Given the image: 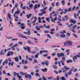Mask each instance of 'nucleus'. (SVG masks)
Returning <instances> with one entry per match:
<instances>
[{"label": "nucleus", "instance_id": "1", "mask_svg": "<svg viewBox=\"0 0 80 80\" xmlns=\"http://www.w3.org/2000/svg\"><path fill=\"white\" fill-rule=\"evenodd\" d=\"M57 55L59 58H60V57H62V60H61V64L63 66H64L65 65V63L64 62H65V60H66V58H65V54L63 53H61L60 54L58 53H57Z\"/></svg>", "mask_w": 80, "mask_h": 80}, {"label": "nucleus", "instance_id": "2", "mask_svg": "<svg viewBox=\"0 0 80 80\" xmlns=\"http://www.w3.org/2000/svg\"><path fill=\"white\" fill-rule=\"evenodd\" d=\"M68 45V46H72L73 44H72V41L70 40H68L64 42V46H67Z\"/></svg>", "mask_w": 80, "mask_h": 80}, {"label": "nucleus", "instance_id": "3", "mask_svg": "<svg viewBox=\"0 0 80 80\" xmlns=\"http://www.w3.org/2000/svg\"><path fill=\"white\" fill-rule=\"evenodd\" d=\"M51 18V20L52 22L53 23H55V21H57V19H58V17H56L54 18V19H53V17L52 16H50Z\"/></svg>", "mask_w": 80, "mask_h": 80}, {"label": "nucleus", "instance_id": "4", "mask_svg": "<svg viewBox=\"0 0 80 80\" xmlns=\"http://www.w3.org/2000/svg\"><path fill=\"white\" fill-rule=\"evenodd\" d=\"M17 35H19V37H22V38H26L27 39H28V38H27V37H24V36H23V35L22 34H20V33H17Z\"/></svg>", "mask_w": 80, "mask_h": 80}, {"label": "nucleus", "instance_id": "5", "mask_svg": "<svg viewBox=\"0 0 80 80\" xmlns=\"http://www.w3.org/2000/svg\"><path fill=\"white\" fill-rule=\"evenodd\" d=\"M25 77L26 78H29V79H32V75L30 74H29V75H26L25 76Z\"/></svg>", "mask_w": 80, "mask_h": 80}, {"label": "nucleus", "instance_id": "6", "mask_svg": "<svg viewBox=\"0 0 80 80\" xmlns=\"http://www.w3.org/2000/svg\"><path fill=\"white\" fill-rule=\"evenodd\" d=\"M76 20H74L73 19H71L70 21V22L71 23H74V24H75L76 23H77Z\"/></svg>", "mask_w": 80, "mask_h": 80}, {"label": "nucleus", "instance_id": "7", "mask_svg": "<svg viewBox=\"0 0 80 80\" xmlns=\"http://www.w3.org/2000/svg\"><path fill=\"white\" fill-rule=\"evenodd\" d=\"M14 17H15V22H17V21H18V18H19V17H16V15L15 14H14Z\"/></svg>", "mask_w": 80, "mask_h": 80}, {"label": "nucleus", "instance_id": "8", "mask_svg": "<svg viewBox=\"0 0 80 80\" xmlns=\"http://www.w3.org/2000/svg\"><path fill=\"white\" fill-rule=\"evenodd\" d=\"M32 14L31 13L29 14V15L27 14V16L28 18H29V19L30 18V17H32Z\"/></svg>", "mask_w": 80, "mask_h": 80}, {"label": "nucleus", "instance_id": "9", "mask_svg": "<svg viewBox=\"0 0 80 80\" xmlns=\"http://www.w3.org/2000/svg\"><path fill=\"white\" fill-rule=\"evenodd\" d=\"M41 70L42 72H45L47 71V68H45L44 69H42Z\"/></svg>", "mask_w": 80, "mask_h": 80}, {"label": "nucleus", "instance_id": "10", "mask_svg": "<svg viewBox=\"0 0 80 80\" xmlns=\"http://www.w3.org/2000/svg\"><path fill=\"white\" fill-rule=\"evenodd\" d=\"M69 72H68V75H72V70H69Z\"/></svg>", "mask_w": 80, "mask_h": 80}, {"label": "nucleus", "instance_id": "11", "mask_svg": "<svg viewBox=\"0 0 80 80\" xmlns=\"http://www.w3.org/2000/svg\"><path fill=\"white\" fill-rule=\"evenodd\" d=\"M43 26L45 28H47L48 29L50 28V26L49 25H48L47 26H46V25H45V24H43Z\"/></svg>", "mask_w": 80, "mask_h": 80}, {"label": "nucleus", "instance_id": "12", "mask_svg": "<svg viewBox=\"0 0 80 80\" xmlns=\"http://www.w3.org/2000/svg\"><path fill=\"white\" fill-rule=\"evenodd\" d=\"M27 42L29 43V44H33V42L31 40L28 41Z\"/></svg>", "mask_w": 80, "mask_h": 80}, {"label": "nucleus", "instance_id": "13", "mask_svg": "<svg viewBox=\"0 0 80 80\" xmlns=\"http://www.w3.org/2000/svg\"><path fill=\"white\" fill-rule=\"evenodd\" d=\"M44 63H45V64H46V66H48V63H49V62H48V61L46 60V61H44Z\"/></svg>", "mask_w": 80, "mask_h": 80}, {"label": "nucleus", "instance_id": "14", "mask_svg": "<svg viewBox=\"0 0 80 80\" xmlns=\"http://www.w3.org/2000/svg\"><path fill=\"white\" fill-rule=\"evenodd\" d=\"M18 46V44H16L12 47H11V48H14V47H17V46Z\"/></svg>", "mask_w": 80, "mask_h": 80}, {"label": "nucleus", "instance_id": "15", "mask_svg": "<svg viewBox=\"0 0 80 80\" xmlns=\"http://www.w3.org/2000/svg\"><path fill=\"white\" fill-rule=\"evenodd\" d=\"M15 58V60L16 61V62H19V60H19V58L18 57H17L16 58Z\"/></svg>", "mask_w": 80, "mask_h": 80}, {"label": "nucleus", "instance_id": "16", "mask_svg": "<svg viewBox=\"0 0 80 80\" xmlns=\"http://www.w3.org/2000/svg\"><path fill=\"white\" fill-rule=\"evenodd\" d=\"M14 14H18V15H19L20 14V11H17L15 12H14Z\"/></svg>", "mask_w": 80, "mask_h": 80}, {"label": "nucleus", "instance_id": "17", "mask_svg": "<svg viewBox=\"0 0 80 80\" xmlns=\"http://www.w3.org/2000/svg\"><path fill=\"white\" fill-rule=\"evenodd\" d=\"M18 78H19V80H20V79H22V76H21L20 75V74H19L18 75Z\"/></svg>", "mask_w": 80, "mask_h": 80}, {"label": "nucleus", "instance_id": "18", "mask_svg": "<svg viewBox=\"0 0 80 80\" xmlns=\"http://www.w3.org/2000/svg\"><path fill=\"white\" fill-rule=\"evenodd\" d=\"M67 37H70L71 36V34L68 32L67 33Z\"/></svg>", "mask_w": 80, "mask_h": 80}, {"label": "nucleus", "instance_id": "19", "mask_svg": "<svg viewBox=\"0 0 80 80\" xmlns=\"http://www.w3.org/2000/svg\"><path fill=\"white\" fill-rule=\"evenodd\" d=\"M40 55V54L39 53H37L36 55H35V58H38V56Z\"/></svg>", "mask_w": 80, "mask_h": 80}, {"label": "nucleus", "instance_id": "20", "mask_svg": "<svg viewBox=\"0 0 80 80\" xmlns=\"http://www.w3.org/2000/svg\"><path fill=\"white\" fill-rule=\"evenodd\" d=\"M67 63H72V60L71 59H69L67 61Z\"/></svg>", "mask_w": 80, "mask_h": 80}, {"label": "nucleus", "instance_id": "21", "mask_svg": "<svg viewBox=\"0 0 80 80\" xmlns=\"http://www.w3.org/2000/svg\"><path fill=\"white\" fill-rule=\"evenodd\" d=\"M27 34L28 35H31V32H30V30H29L28 31Z\"/></svg>", "mask_w": 80, "mask_h": 80}, {"label": "nucleus", "instance_id": "22", "mask_svg": "<svg viewBox=\"0 0 80 80\" xmlns=\"http://www.w3.org/2000/svg\"><path fill=\"white\" fill-rule=\"evenodd\" d=\"M47 8H48L47 7H45L44 8L40 10L41 12H43L42 10H46V9H47Z\"/></svg>", "mask_w": 80, "mask_h": 80}, {"label": "nucleus", "instance_id": "23", "mask_svg": "<svg viewBox=\"0 0 80 80\" xmlns=\"http://www.w3.org/2000/svg\"><path fill=\"white\" fill-rule=\"evenodd\" d=\"M7 56V57H9V56H10V51L8 52Z\"/></svg>", "mask_w": 80, "mask_h": 80}, {"label": "nucleus", "instance_id": "24", "mask_svg": "<svg viewBox=\"0 0 80 80\" xmlns=\"http://www.w3.org/2000/svg\"><path fill=\"white\" fill-rule=\"evenodd\" d=\"M52 67H53V68H54V69H57V67L55 65H53L52 66Z\"/></svg>", "mask_w": 80, "mask_h": 80}, {"label": "nucleus", "instance_id": "25", "mask_svg": "<svg viewBox=\"0 0 80 80\" xmlns=\"http://www.w3.org/2000/svg\"><path fill=\"white\" fill-rule=\"evenodd\" d=\"M20 74H21L22 75H25V73H24V72H20Z\"/></svg>", "mask_w": 80, "mask_h": 80}, {"label": "nucleus", "instance_id": "26", "mask_svg": "<svg viewBox=\"0 0 80 80\" xmlns=\"http://www.w3.org/2000/svg\"><path fill=\"white\" fill-rule=\"evenodd\" d=\"M60 21H58V25H60V26H62V23H60Z\"/></svg>", "mask_w": 80, "mask_h": 80}, {"label": "nucleus", "instance_id": "27", "mask_svg": "<svg viewBox=\"0 0 80 80\" xmlns=\"http://www.w3.org/2000/svg\"><path fill=\"white\" fill-rule=\"evenodd\" d=\"M13 73H14V75L15 76L17 75H19V73H17L15 72H13Z\"/></svg>", "mask_w": 80, "mask_h": 80}, {"label": "nucleus", "instance_id": "28", "mask_svg": "<svg viewBox=\"0 0 80 80\" xmlns=\"http://www.w3.org/2000/svg\"><path fill=\"white\" fill-rule=\"evenodd\" d=\"M42 77H43L42 78V80H47V78H46L45 76H43Z\"/></svg>", "mask_w": 80, "mask_h": 80}, {"label": "nucleus", "instance_id": "29", "mask_svg": "<svg viewBox=\"0 0 80 80\" xmlns=\"http://www.w3.org/2000/svg\"><path fill=\"white\" fill-rule=\"evenodd\" d=\"M61 3L63 5H65V1L62 0L61 1Z\"/></svg>", "mask_w": 80, "mask_h": 80}, {"label": "nucleus", "instance_id": "30", "mask_svg": "<svg viewBox=\"0 0 80 80\" xmlns=\"http://www.w3.org/2000/svg\"><path fill=\"white\" fill-rule=\"evenodd\" d=\"M61 37L62 38H65V37H66V36L65 35H61Z\"/></svg>", "mask_w": 80, "mask_h": 80}, {"label": "nucleus", "instance_id": "31", "mask_svg": "<svg viewBox=\"0 0 80 80\" xmlns=\"http://www.w3.org/2000/svg\"><path fill=\"white\" fill-rule=\"evenodd\" d=\"M65 76H63L61 78V79L62 80H66V79H65Z\"/></svg>", "mask_w": 80, "mask_h": 80}, {"label": "nucleus", "instance_id": "32", "mask_svg": "<svg viewBox=\"0 0 80 80\" xmlns=\"http://www.w3.org/2000/svg\"><path fill=\"white\" fill-rule=\"evenodd\" d=\"M44 33H49V32L48 30H45L44 31Z\"/></svg>", "mask_w": 80, "mask_h": 80}, {"label": "nucleus", "instance_id": "33", "mask_svg": "<svg viewBox=\"0 0 80 80\" xmlns=\"http://www.w3.org/2000/svg\"><path fill=\"white\" fill-rule=\"evenodd\" d=\"M72 32L73 33H75V29H73V28H72L71 29Z\"/></svg>", "mask_w": 80, "mask_h": 80}, {"label": "nucleus", "instance_id": "34", "mask_svg": "<svg viewBox=\"0 0 80 80\" xmlns=\"http://www.w3.org/2000/svg\"><path fill=\"white\" fill-rule=\"evenodd\" d=\"M16 51H17V52H19V51H20V50L19 49V48H16Z\"/></svg>", "mask_w": 80, "mask_h": 80}, {"label": "nucleus", "instance_id": "35", "mask_svg": "<svg viewBox=\"0 0 80 80\" xmlns=\"http://www.w3.org/2000/svg\"><path fill=\"white\" fill-rule=\"evenodd\" d=\"M35 75H36V76H37V77H40V74H38V73H36Z\"/></svg>", "mask_w": 80, "mask_h": 80}, {"label": "nucleus", "instance_id": "36", "mask_svg": "<svg viewBox=\"0 0 80 80\" xmlns=\"http://www.w3.org/2000/svg\"><path fill=\"white\" fill-rule=\"evenodd\" d=\"M47 22H50V18H47Z\"/></svg>", "mask_w": 80, "mask_h": 80}, {"label": "nucleus", "instance_id": "37", "mask_svg": "<svg viewBox=\"0 0 80 80\" xmlns=\"http://www.w3.org/2000/svg\"><path fill=\"white\" fill-rule=\"evenodd\" d=\"M71 10H72V8H69L68 10V12H70V11H71Z\"/></svg>", "mask_w": 80, "mask_h": 80}, {"label": "nucleus", "instance_id": "38", "mask_svg": "<svg viewBox=\"0 0 80 80\" xmlns=\"http://www.w3.org/2000/svg\"><path fill=\"white\" fill-rule=\"evenodd\" d=\"M73 26V25H72V24L71 23L70 25H69V26H68V28H69V27H72Z\"/></svg>", "mask_w": 80, "mask_h": 80}, {"label": "nucleus", "instance_id": "39", "mask_svg": "<svg viewBox=\"0 0 80 80\" xmlns=\"http://www.w3.org/2000/svg\"><path fill=\"white\" fill-rule=\"evenodd\" d=\"M74 16L75 18H78V17H77V14H76L75 13L74 14Z\"/></svg>", "mask_w": 80, "mask_h": 80}, {"label": "nucleus", "instance_id": "40", "mask_svg": "<svg viewBox=\"0 0 80 80\" xmlns=\"http://www.w3.org/2000/svg\"><path fill=\"white\" fill-rule=\"evenodd\" d=\"M52 7H51L49 8V12H50V11L52 10Z\"/></svg>", "mask_w": 80, "mask_h": 80}, {"label": "nucleus", "instance_id": "41", "mask_svg": "<svg viewBox=\"0 0 80 80\" xmlns=\"http://www.w3.org/2000/svg\"><path fill=\"white\" fill-rule=\"evenodd\" d=\"M59 5V2H57L56 3V6L57 7Z\"/></svg>", "mask_w": 80, "mask_h": 80}, {"label": "nucleus", "instance_id": "42", "mask_svg": "<svg viewBox=\"0 0 80 80\" xmlns=\"http://www.w3.org/2000/svg\"><path fill=\"white\" fill-rule=\"evenodd\" d=\"M4 63H5L6 64H7V63H8V59H6L5 61L4 62Z\"/></svg>", "mask_w": 80, "mask_h": 80}, {"label": "nucleus", "instance_id": "43", "mask_svg": "<svg viewBox=\"0 0 80 80\" xmlns=\"http://www.w3.org/2000/svg\"><path fill=\"white\" fill-rule=\"evenodd\" d=\"M73 58L74 60H75V59H77V56H74V57H73Z\"/></svg>", "mask_w": 80, "mask_h": 80}, {"label": "nucleus", "instance_id": "44", "mask_svg": "<svg viewBox=\"0 0 80 80\" xmlns=\"http://www.w3.org/2000/svg\"><path fill=\"white\" fill-rule=\"evenodd\" d=\"M13 43H11L10 44L9 46L10 47H12V46H13Z\"/></svg>", "mask_w": 80, "mask_h": 80}, {"label": "nucleus", "instance_id": "45", "mask_svg": "<svg viewBox=\"0 0 80 80\" xmlns=\"http://www.w3.org/2000/svg\"><path fill=\"white\" fill-rule=\"evenodd\" d=\"M33 4H29V7L30 8H32V7H33Z\"/></svg>", "mask_w": 80, "mask_h": 80}, {"label": "nucleus", "instance_id": "46", "mask_svg": "<svg viewBox=\"0 0 80 80\" xmlns=\"http://www.w3.org/2000/svg\"><path fill=\"white\" fill-rule=\"evenodd\" d=\"M23 68H24V69H27V68H28V67H27V66H24Z\"/></svg>", "mask_w": 80, "mask_h": 80}, {"label": "nucleus", "instance_id": "47", "mask_svg": "<svg viewBox=\"0 0 80 80\" xmlns=\"http://www.w3.org/2000/svg\"><path fill=\"white\" fill-rule=\"evenodd\" d=\"M38 61H37V60L34 59V63H38Z\"/></svg>", "mask_w": 80, "mask_h": 80}, {"label": "nucleus", "instance_id": "48", "mask_svg": "<svg viewBox=\"0 0 80 80\" xmlns=\"http://www.w3.org/2000/svg\"><path fill=\"white\" fill-rule=\"evenodd\" d=\"M28 63V62L27 60H26L24 62V63H25L26 64H27V63Z\"/></svg>", "mask_w": 80, "mask_h": 80}, {"label": "nucleus", "instance_id": "49", "mask_svg": "<svg viewBox=\"0 0 80 80\" xmlns=\"http://www.w3.org/2000/svg\"><path fill=\"white\" fill-rule=\"evenodd\" d=\"M77 27V25H75L72 27V28H73L74 29H75V28H76Z\"/></svg>", "mask_w": 80, "mask_h": 80}, {"label": "nucleus", "instance_id": "50", "mask_svg": "<svg viewBox=\"0 0 80 80\" xmlns=\"http://www.w3.org/2000/svg\"><path fill=\"white\" fill-rule=\"evenodd\" d=\"M68 10H67V9H66L65 10H64V13L65 14L66 13H67V11Z\"/></svg>", "mask_w": 80, "mask_h": 80}, {"label": "nucleus", "instance_id": "51", "mask_svg": "<svg viewBox=\"0 0 80 80\" xmlns=\"http://www.w3.org/2000/svg\"><path fill=\"white\" fill-rule=\"evenodd\" d=\"M21 29H22V30H23V29H24V28H25V27H24L23 26H22L21 27Z\"/></svg>", "mask_w": 80, "mask_h": 80}, {"label": "nucleus", "instance_id": "52", "mask_svg": "<svg viewBox=\"0 0 80 80\" xmlns=\"http://www.w3.org/2000/svg\"><path fill=\"white\" fill-rule=\"evenodd\" d=\"M74 72H75L77 71V68H75L73 70Z\"/></svg>", "mask_w": 80, "mask_h": 80}, {"label": "nucleus", "instance_id": "53", "mask_svg": "<svg viewBox=\"0 0 80 80\" xmlns=\"http://www.w3.org/2000/svg\"><path fill=\"white\" fill-rule=\"evenodd\" d=\"M8 16L9 18L10 19H11V16H10V14H8Z\"/></svg>", "mask_w": 80, "mask_h": 80}, {"label": "nucleus", "instance_id": "54", "mask_svg": "<svg viewBox=\"0 0 80 80\" xmlns=\"http://www.w3.org/2000/svg\"><path fill=\"white\" fill-rule=\"evenodd\" d=\"M18 43H19V45H22V44H23V42H18Z\"/></svg>", "mask_w": 80, "mask_h": 80}, {"label": "nucleus", "instance_id": "55", "mask_svg": "<svg viewBox=\"0 0 80 80\" xmlns=\"http://www.w3.org/2000/svg\"><path fill=\"white\" fill-rule=\"evenodd\" d=\"M39 28H43V26L41 25L39 27Z\"/></svg>", "mask_w": 80, "mask_h": 80}, {"label": "nucleus", "instance_id": "56", "mask_svg": "<svg viewBox=\"0 0 80 80\" xmlns=\"http://www.w3.org/2000/svg\"><path fill=\"white\" fill-rule=\"evenodd\" d=\"M75 8H76V6H74L72 8V10H75Z\"/></svg>", "mask_w": 80, "mask_h": 80}, {"label": "nucleus", "instance_id": "57", "mask_svg": "<svg viewBox=\"0 0 80 80\" xmlns=\"http://www.w3.org/2000/svg\"><path fill=\"white\" fill-rule=\"evenodd\" d=\"M2 72H3V74H7V73H6V72H5V70H3L2 71Z\"/></svg>", "mask_w": 80, "mask_h": 80}, {"label": "nucleus", "instance_id": "58", "mask_svg": "<svg viewBox=\"0 0 80 80\" xmlns=\"http://www.w3.org/2000/svg\"><path fill=\"white\" fill-rule=\"evenodd\" d=\"M67 67L66 66H64L62 68V70H63V69H67Z\"/></svg>", "mask_w": 80, "mask_h": 80}, {"label": "nucleus", "instance_id": "59", "mask_svg": "<svg viewBox=\"0 0 80 80\" xmlns=\"http://www.w3.org/2000/svg\"><path fill=\"white\" fill-rule=\"evenodd\" d=\"M22 10H25V9L26 8V7H25V6H24L22 7Z\"/></svg>", "mask_w": 80, "mask_h": 80}, {"label": "nucleus", "instance_id": "60", "mask_svg": "<svg viewBox=\"0 0 80 80\" xmlns=\"http://www.w3.org/2000/svg\"><path fill=\"white\" fill-rule=\"evenodd\" d=\"M73 35H74V36L75 37H76V38H78V36H77V35L73 33Z\"/></svg>", "mask_w": 80, "mask_h": 80}, {"label": "nucleus", "instance_id": "61", "mask_svg": "<svg viewBox=\"0 0 80 80\" xmlns=\"http://www.w3.org/2000/svg\"><path fill=\"white\" fill-rule=\"evenodd\" d=\"M32 54H35L36 53V52L35 51H32Z\"/></svg>", "mask_w": 80, "mask_h": 80}, {"label": "nucleus", "instance_id": "62", "mask_svg": "<svg viewBox=\"0 0 80 80\" xmlns=\"http://www.w3.org/2000/svg\"><path fill=\"white\" fill-rule=\"evenodd\" d=\"M7 75L8 76H10V77H11V76H12V75H11L10 73H7Z\"/></svg>", "mask_w": 80, "mask_h": 80}, {"label": "nucleus", "instance_id": "63", "mask_svg": "<svg viewBox=\"0 0 80 80\" xmlns=\"http://www.w3.org/2000/svg\"><path fill=\"white\" fill-rule=\"evenodd\" d=\"M8 60L9 62H12V59H11V58H8Z\"/></svg>", "mask_w": 80, "mask_h": 80}, {"label": "nucleus", "instance_id": "64", "mask_svg": "<svg viewBox=\"0 0 80 80\" xmlns=\"http://www.w3.org/2000/svg\"><path fill=\"white\" fill-rule=\"evenodd\" d=\"M50 31H51V32H54V29L53 28H52V29H51L50 30Z\"/></svg>", "mask_w": 80, "mask_h": 80}]
</instances>
